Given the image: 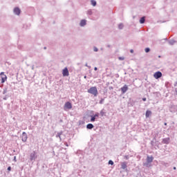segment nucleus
<instances>
[{
  "mask_svg": "<svg viewBox=\"0 0 177 177\" xmlns=\"http://www.w3.org/2000/svg\"><path fill=\"white\" fill-rule=\"evenodd\" d=\"M169 140H170L169 138H164L162 140V143H164L165 145H169Z\"/></svg>",
  "mask_w": 177,
  "mask_h": 177,
  "instance_id": "obj_10",
  "label": "nucleus"
},
{
  "mask_svg": "<svg viewBox=\"0 0 177 177\" xmlns=\"http://www.w3.org/2000/svg\"><path fill=\"white\" fill-rule=\"evenodd\" d=\"M121 167L122 169H126L127 168V162H123L121 163Z\"/></svg>",
  "mask_w": 177,
  "mask_h": 177,
  "instance_id": "obj_14",
  "label": "nucleus"
},
{
  "mask_svg": "<svg viewBox=\"0 0 177 177\" xmlns=\"http://www.w3.org/2000/svg\"><path fill=\"white\" fill-rule=\"evenodd\" d=\"M131 53H133V50H130Z\"/></svg>",
  "mask_w": 177,
  "mask_h": 177,
  "instance_id": "obj_29",
  "label": "nucleus"
},
{
  "mask_svg": "<svg viewBox=\"0 0 177 177\" xmlns=\"http://www.w3.org/2000/svg\"><path fill=\"white\" fill-rule=\"evenodd\" d=\"M174 169H176V167H174Z\"/></svg>",
  "mask_w": 177,
  "mask_h": 177,
  "instance_id": "obj_30",
  "label": "nucleus"
},
{
  "mask_svg": "<svg viewBox=\"0 0 177 177\" xmlns=\"http://www.w3.org/2000/svg\"><path fill=\"white\" fill-rule=\"evenodd\" d=\"M86 20L82 19V20L80 21V26H81V27H84V26H86Z\"/></svg>",
  "mask_w": 177,
  "mask_h": 177,
  "instance_id": "obj_12",
  "label": "nucleus"
},
{
  "mask_svg": "<svg viewBox=\"0 0 177 177\" xmlns=\"http://www.w3.org/2000/svg\"><path fill=\"white\" fill-rule=\"evenodd\" d=\"M94 117H95V118H97L99 117V113H95V114L94 115Z\"/></svg>",
  "mask_w": 177,
  "mask_h": 177,
  "instance_id": "obj_23",
  "label": "nucleus"
},
{
  "mask_svg": "<svg viewBox=\"0 0 177 177\" xmlns=\"http://www.w3.org/2000/svg\"><path fill=\"white\" fill-rule=\"evenodd\" d=\"M154 160V158L153 156H147V162L148 164H150V162H153V160Z\"/></svg>",
  "mask_w": 177,
  "mask_h": 177,
  "instance_id": "obj_8",
  "label": "nucleus"
},
{
  "mask_svg": "<svg viewBox=\"0 0 177 177\" xmlns=\"http://www.w3.org/2000/svg\"><path fill=\"white\" fill-rule=\"evenodd\" d=\"M118 27H119L120 30H122V28H124V25L122 24H119Z\"/></svg>",
  "mask_w": 177,
  "mask_h": 177,
  "instance_id": "obj_19",
  "label": "nucleus"
},
{
  "mask_svg": "<svg viewBox=\"0 0 177 177\" xmlns=\"http://www.w3.org/2000/svg\"><path fill=\"white\" fill-rule=\"evenodd\" d=\"M94 70H95V71H97V67H95V68H94Z\"/></svg>",
  "mask_w": 177,
  "mask_h": 177,
  "instance_id": "obj_27",
  "label": "nucleus"
},
{
  "mask_svg": "<svg viewBox=\"0 0 177 177\" xmlns=\"http://www.w3.org/2000/svg\"><path fill=\"white\" fill-rule=\"evenodd\" d=\"M95 120H96V118H95L94 115L91 116V122H95Z\"/></svg>",
  "mask_w": 177,
  "mask_h": 177,
  "instance_id": "obj_17",
  "label": "nucleus"
},
{
  "mask_svg": "<svg viewBox=\"0 0 177 177\" xmlns=\"http://www.w3.org/2000/svg\"><path fill=\"white\" fill-rule=\"evenodd\" d=\"M97 50H98L97 48L95 47L94 48V52H97Z\"/></svg>",
  "mask_w": 177,
  "mask_h": 177,
  "instance_id": "obj_25",
  "label": "nucleus"
},
{
  "mask_svg": "<svg viewBox=\"0 0 177 177\" xmlns=\"http://www.w3.org/2000/svg\"><path fill=\"white\" fill-rule=\"evenodd\" d=\"M119 60H124V57H119Z\"/></svg>",
  "mask_w": 177,
  "mask_h": 177,
  "instance_id": "obj_24",
  "label": "nucleus"
},
{
  "mask_svg": "<svg viewBox=\"0 0 177 177\" xmlns=\"http://www.w3.org/2000/svg\"><path fill=\"white\" fill-rule=\"evenodd\" d=\"M11 170H12V167H8V171H11Z\"/></svg>",
  "mask_w": 177,
  "mask_h": 177,
  "instance_id": "obj_26",
  "label": "nucleus"
},
{
  "mask_svg": "<svg viewBox=\"0 0 177 177\" xmlns=\"http://www.w3.org/2000/svg\"><path fill=\"white\" fill-rule=\"evenodd\" d=\"M86 128H87V129H93V124H88L87 125H86Z\"/></svg>",
  "mask_w": 177,
  "mask_h": 177,
  "instance_id": "obj_15",
  "label": "nucleus"
},
{
  "mask_svg": "<svg viewBox=\"0 0 177 177\" xmlns=\"http://www.w3.org/2000/svg\"><path fill=\"white\" fill-rule=\"evenodd\" d=\"M151 115V111H147L145 113V117L146 118H149Z\"/></svg>",
  "mask_w": 177,
  "mask_h": 177,
  "instance_id": "obj_13",
  "label": "nucleus"
},
{
  "mask_svg": "<svg viewBox=\"0 0 177 177\" xmlns=\"http://www.w3.org/2000/svg\"><path fill=\"white\" fill-rule=\"evenodd\" d=\"M91 5H93V6H96V1L91 0Z\"/></svg>",
  "mask_w": 177,
  "mask_h": 177,
  "instance_id": "obj_18",
  "label": "nucleus"
},
{
  "mask_svg": "<svg viewBox=\"0 0 177 177\" xmlns=\"http://www.w3.org/2000/svg\"><path fill=\"white\" fill-rule=\"evenodd\" d=\"M27 133L26 132H23L21 135V140L22 142H27Z\"/></svg>",
  "mask_w": 177,
  "mask_h": 177,
  "instance_id": "obj_6",
  "label": "nucleus"
},
{
  "mask_svg": "<svg viewBox=\"0 0 177 177\" xmlns=\"http://www.w3.org/2000/svg\"><path fill=\"white\" fill-rule=\"evenodd\" d=\"M100 114H101L102 117H103L104 115V112L103 111H101Z\"/></svg>",
  "mask_w": 177,
  "mask_h": 177,
  "instance_id": "obj_22",
  "label": "nucleus"
},
{
  "mask_svg": "<svg viewBox=\"0 0 177 177\" xmlns=\"http://www.w3.org/2000/svg\"><path fill=\"white\" fill-rule=\"evenodd\" d=\"M37 158V153L33 151V153H30V161H34Z\"/></svg>",
  "mask_w": 177,
  "mask_h": 177,
  "instance_id": "obj_7",
  "label": "nucleus"
},
{
  "mask_svg": "<svg viewBox=\"0 0 177 177\" xmlns=\"http://www.w3.org/2000/svg\"><path fill=\"white\" fill-rule=\"evenodd\" d=\"M62 75L63 77H68V75H70V73H68V68H65L63 69Z\"/></svg>",
  "mask_w": 177,
  "mask_h": 177,
  "instance_id": "obj_4",
  "label": "nucleus"
},
{
  "mask_svg": "<svg viewBox=\"0 0 177 177\" xmlns=\"http://www.w3.org/2000/svg\"><path fill=\"white\" fill-rule=\"evenodd\" d=\"M84 78H86V76H84Z\"/></svg>",
  "mask_w": 177,
  "mask_h": 177,
  "instance_id": "obj_33",
  "label": "nucleus"
},
{
  "mask_svg": "<svg viewBox=\"0 0 177 177\" xmlns=\"http://www.w3.org/2000/svg\"><path fill=\"white\" fill-rule=\"evenodd\" d=\"M20 12H21L20 8H15L14 9V13H15V15H17L19 16V15H20Z\"/></svg>",
  "mask_w": 177,
  "mask_h": 177,
  "instance_id": "obj_11",
  "label": "nucleus"
},
{
  "mask_svg": "<svg viewBox=\"0 0 177 177\" xmlns=\"http://www.w3.org/2000/svg\"><path fill=\"white\" fill-rule=\"evenodd\" d=\"M122 93H125L128 91V86L125 84L123 87L121 88Z\"/></svg>",
  "mask_w": 177,
  "mask_h": 177,
  "instance_id": "obj_9",
  "label": "nucleus"
},
{
  "mask_svg": "<svg viewBox=\"0 0 177 177\" xmlns=\"http://www.w3.org/2000/svg\"><path fill=\"white\" fill-rule=\"evenodd\" d=\"M0 75H1V84H3V82L8 80V77H6V75H5V73L3 72H1Z\"/></svg>",
  "mask_w": 177,
  "mask_h": 177,
  "instance_id": "obj_5",
  "label": "nucleus"
},
{
  "mask_svg": "<svg viewBox=\"0 0 177 177\" xmlns=\"http://www.w3.org/2000/svg\"><path fill=\"white\" fill-rule=\"evenodd\" d=\"M109 165H114V162H113V160H109Z\"/></svg>",
  "mask_w": 177,
  "mask_h": 177,
  "instance_id": "obj_20",
  "label": "nucleus"
},
{
  "mask_svg": "<svg viewBox=\"0 0 177 177\" xmlns=\"http://www.w3.org/2000/svg\"><path fill=\"white\" fill-rule=\"evenodd\" d=\"M153 77L156 80H158V78H161L162 77V73L160 71L156 72L153 74Z\"/></svg>",
  "mask_w": 177,
  "mask_h": 177,
  "instance_id": "obj_3",
  "label": "nucleus"
},
{
  "mask_svg": "<svg viewBox=\"0 0 177 177\" xmlns=\"http://www.w3.org/2000/svg\"><path fill=\"white\" fill-rule=\"evenodd\" d=\"M88 93H91V95H93V96H97V88L96 86L91 87L88 90Z\"/></svg>",
  "mask_w": 177,
  "mask_h": 177,
  "instance_id": "obj_1",
  "label": "nucleus"
},
{
  "mask_svg": "<svg viewBox=\"0 0 177 177\" xmlns=\"http://www.w3.org/2000/svg\"><path fill=\"white\" fill-rule=\"evenodd\" d=\"M64 110H71V109H73V105L71 104V102H67L65 103L64 106Z\"/></svg>",
  "mask_w": 177,
  "mask_h": 177,
  "instance_id": "obj_2",
  "label": "nucleus"
},
{
  "mask_svg": "<svg viewBox=\"0 0 177 177\" xmlns=\"http://www.w3.org/2000/svg\"><path fill=\"white\" fill-rule=\"evenodd\" d=\"M3 93H6V91H3Z\"/></svg>",
  "mask_w": 177,
  "mask_h": 177,
  "instance_id": "obj_31",
  "label": "nucleus"
},
{
  "mask_svg": "<svg viewBox=\"0 0 177 177\" xmlns=\"http://www.w3.org/2000/svg\"><path fill=\"white\" fill-rule=\"evenodd\" d=\"M143 102H146V97L142 98Z\"/></svg>",
  "mask_w": 177,
  "mask_h": 177,
  "instance_id": "obj_28",
  "label": "nucleus"
},
{
  "mask_svg": "<svg viewBox=\"0 0 177 177\" xmlns=\"http://www.w3.org/2000/svg\"><path fill=\"white\" fill-rule=\"evenodd\" d=\"M145 17H142L140 19V24H143V23H145Z\"/></svg>",
  "mask_w": 177,
  "mask_h": 177,
  "instance_id": "obj_16",
  "label": "nucleus"
},
{
  "mask_svg": "<svg viewBox=\"0 0 177 177\" xmlns=\"http://www.w3.org/2000/svg\"><path fill=\"white\" fill-rule=\"evenodd\" d=\"M165 125H167V123H166V122L165 123Z\"/></svg>",
  "mask_w": 177,
  "mask_h": 177,
  "instance_id": "obj_32",
  "label": "nucleus"
},
{
  "mask_svg": "<svg viewBox=\"0 0 177 177\" xmlns=\"http://www.w3.org/2000/svg\"><path fill=\"white\" fill-rule=\"evenodd\" d=\"M145 52H146V53H149V52H150V48H145Z\"/></svg>",
  "mask_w": 177,
  "mask_h": 177,
  "instance_id": "obj_21",
  "label": "nucleus"
}]
</instances>
